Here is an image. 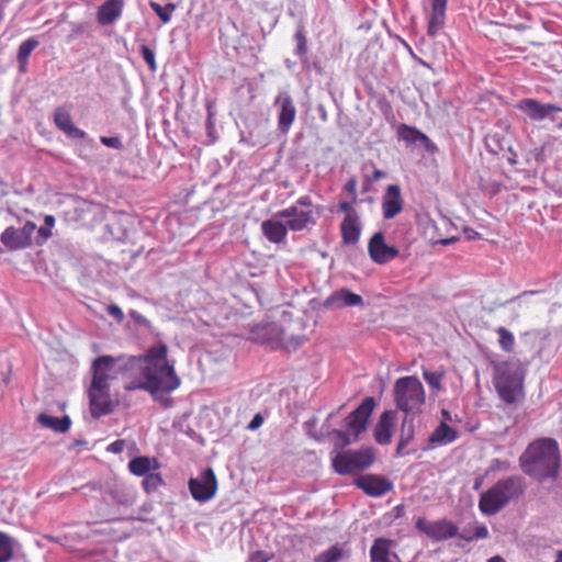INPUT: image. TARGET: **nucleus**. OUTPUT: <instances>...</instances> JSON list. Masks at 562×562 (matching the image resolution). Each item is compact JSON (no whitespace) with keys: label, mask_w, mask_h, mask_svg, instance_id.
<instances>
[{"label":"nucleus","mask_w":562,"mask_h":562,"mask_svg":"<svg viewBox=\"0 0 562 562\" xmlns=\"http://www.w3.org/2000/svg\"><path fill=\"white\" fill-rule=\"evenodd\" d=\"M115 367L128 379L126 391H146L155 401L170 394L181 384L175 363L168 360V347L164 342L151 346L142 356L97 358L92 366L91 384L110 386L109 381L116 374Z\"/></svg>","instance_id":"obj_1"},{"label":"nucleus","mask_w":562,"mask_h":562,"mask_svg":"<svg viewBox=\"0 0 562 562\" xmlns=\"http://www.w3.org/2000/svg\"><path fill=\"white\" fill-rule=\"evenodd\" d=\"M560 458L558 442L551 438H541L527 447L519 457V464L525 474L543 482L558 476Z\"/></svg>","instance_id":"obj_2"},{"label":"nucleus","mask_w":562,"mask_h":562,"mask_svg":"<svg viewBox=\"0 0 562 562\" xmlns=\"http://www.w3.org/2000/svg\"><path fill=\"white\" fill-rule=\"evenodd\" d=\"M525 488V481L521 476L513 475L501 479L481 494L479 508L486 516L496 515L510 502L518 499L524 494Z\"/></svg>","instance_id":"obj_3"},{"label":"nucleus","mask_w":562,"mask_h":562,"mask_svg":"<svg viewBox=\"0 0 562 562\" xmlns=\"http://www.w3.org/2000/svg\"><path fill=\"white\" fill-rule=\"evenodd\" d=\"M394 402L396 408L405 415H416L422 412L426 394L422 382L413 375L402 376L394 383Z\"/></svg>","instance_id":"obj_4"},{"label":"nucleus","mask_w":562,"mask_h":562,"mask_svg":"<svg viewBox=\"0 0 562 562\" xmlns=\"http://www.w3.org/2000/svg\"><path fill=\"white\" fill-rule=\"evenodd\" d=\"M375 404L374 397L368 396L345 418V425L349 434L338 429H334L330 432L336 440V447L344 448L350 445L351 441L359 439L360 434L367 429L368 420L373 413Z\"/></svg>","instance_id":"obj_5"},{"label":"nucleus","mask_w":562,"mask_h":562,"mask_svg":"<svg viewBox=\"0 0 562 562\" xmlns=\"http://www.w3.org/2000/svg\"><path fill=\"white\" fill-rule=\"evenodd\" d=\"M494 386L506 404H514L522 396V374L516 362H502L495 367Z\"/></svg>","instance_id":"obj_6"},{"label":"nucleus","mask_w":562,"mask_h":562,"mask_svg":"<svg viewBox=\"0 0 562 562\" xmlns=\"http://www.w3.org/2000/svg\"><path fill=\"white\" fill-rule=\"evenodd\" d=\"M313 201L310 195L300 196L294 204L276 213V217L285 220L290 231L301 232L315 224Z\"/></svg>","instance_id":"obj_7"},{"label":"nucleus","mask_w":562,"mask_h":562,"mask_svg":"<svg viewBox=\"0 0 562 562\" xmlns=\"http://www.w3.org/2000/svg\"><path fill=\"white\" fill-rule=\"evenodd\" d=\"M374 461L372 448L342 451L333 458V467L339 474H350L369 468Z\"/></svg>","instance_id":"obj_8"},{"label":"nucleus","mask_w":562,"mask_h":562,"mask_svg":"<svg viewBox=\"0 0 562 562\" xmlns=\"http://www.w3.org/2000/svg\"><path fill=\"white\" fill-rule=\"evenodd\" d=\"M515 108L524 113L531 122H541L548 119L555 123L558 128H562V119L557 115V113L562 112L561 106L527 98L518 101Z\"/></svg>","instance_id":"obj_9"},{"label":"nucleus","mask_w":562,"mask_h":562,"mask_svg":"<svg viewBox=\"0 0 562 562\" xmlns=\"http://www.w3.org/2000/svg\"><path fill=\"white\" fill-rule=\"evenodd\" d=\"M36 231V224L26 221L20 228L14 226L7 227L0 235V240L9 251L26 249L33 244V235Z\"/></svg>","instance_id":"obj_10"},{"label":"nucleus","mask_w":562,"mask_h":562,"mask_svg":"<svg viewBox=\"0 0 562 562\" xmlns=\"http://www.w3.org/2000/svg\"><path fill=\"white\" fill-rule=\"evenodd\" d=\"M191 496L199 503L211 501L217 492V480L211 468L204 469L196 477L188 482Z\"/></svg>","instance_id":"obj_11"},{"label":"nucleus","mask_w":562,"mask_h":562,"mask_svg":"<svg viewBox=\"0 0 562 562\" xmlns=\"http://www.w3.org/2000/svg\"><path fill=\"white\" fill-rule=\"evenodd\" d=\"M273 105L278 109V130L281 134L286 135L296 117L294 101L288 91H280Z\"/></svg>","instance_id":"obj_12"},{"label":"nucleus","mask_w":562,"mask_h":562,"mask_svg":"<svg viewBox=\"0 0 562 562\" xmlns=\"http://www.w3.org/2000/svg\"><path fill=\"white\" fill-rule=\"evenodd\" d=\"M252 339L271 349H277L283 340V329L277 323H261L251 327Z\"/></svg>","instance_id":"obj_13"},{"label":"nucleus","mask_w":562,"mask_h":562,"mask_svg":"<svg viewBox=\"0 0 562 562\" xmlns=\"http://www.w3.org/2000/svg\"><path fill=\"white\" fill-rule=\"evenodd\" d=\"M90 411L95 418L108 415L112 412L110 398V386H98L91 384L89 389Z\"/></svg>","instance_id":"obj_14"},{"label":"nucleus","mask_w":562,"mask_h":562,"mask_svg":"<svg viewBox=\"0 0 562 562\" xmlns=\"http://www.w3.org/2000/svg\"><path fill=\"white\" fill-rule=\"evenodd\" d=\"M368 250L371 259L379 265L386 263L398 255L397 248L385 244L384 236L380 232L371 237Z\"/></svg>","instance_id":"obj_15"},{"label":"nucleus","mask_w":562,"mask_h":562,"mask_svg":"<svg viewBox=\"0 0 562 562\" xmlns=\"http://www.w3.org/2000/svg\"><path fill=\"white\" fill-rule=\"evenodd\" d=\"M397 413L396 411H384L374 426L373 437L374 440L382 446L390 445L392 441L393 429L396 425Z\"/></svg>","instance_id":"obj_16"},{"label":"nucleus","mask_w":562,"mask_h":562,"mask_svg":"<svg viewBox=\"0 0 562 562\" xmlns=\"http://www.w3.org/2000/svg\"><path fill=\"white\" fill-rule=\"evenodd\" d=\"M404 201L401 188L397 184L387 186L382 196V214L385 220H392L403 210Z\"/></svg>","instance_id":"obj_17"},{"label":"nucleus","mask_w":562,"mask_h":562,"mask_svg":"<svg viewBox=\"0 0 562 562\" xmlns=\"http://www.w3.org/2000/svg\"><path fill=\"white\" fill-rule=\"evenodd\" d=\"M364 304L361 295L344 288L331 293L324 302L327 310H339L349 306H362Z\"/></svg>","instance_id":"obj_18"},{"label":"nucleus","mask_w":562,"mask_h":562,"mask_svg":"<svg viewBox=\"0 0 562 562\" xmlns=\"http://www.w3.org/2000/svg\"><path fill=\"white\" fill-rule=\"evenodd\" d=\"M398 137L408 146L423 145L429 153H435L437 150L436 144L426 134L415 127L402 124L398 127Z\"/></svg>","instance_id":"obj_19"},{"label":"nucleus","mask_w":562,"mask_h":562,"mask_svg":"<svg viewBox=\"0 0 562 562\" xmlns=\"http://www.w3.org/2000/svg\"><path fill=\"white\" fill-rule=\"evenodd\" d=\"M356 484L366 494L379 497L392 490V484L383 477L376 475H364L356 480Z\"/></svg>","instance_id":"obj_20"},{"label":"nucleus","mask_w":562,"mask_h":562,"mask_svg":"<svg viewBox=\"0 0 562 562\" xmlns=\"http://www.w3.org/2000/svg\"><path fill=\"white\" fill-rule=\"evenodd\" d=\"M283 218L276 217L266 220L261 223V231L265 237L273 244H281L285 240L288 231H290L288 223L282 222Z\"/></svg>","instance_id":"obj_21"},{"label":"nucleus","mask_w":562,"mask_h":562,"mask_svg":"<svg viewBox=\"0 0 562 562\" xmlns=\"http://www.w3.org/2000/svg\"><path fill=\"white\" fill-rule=\"evenodd\" d=\"M55 125L71 138L85 139L87 133L77 127L71 120V115L65 108H57L54 113Z\"/></svg>","instance_id":"obj_22"},{"label":"nucleus","mask_w":562,"mask_h":562,"mask_svg":"<svg viewBox=\"0 0 562 562\" xmlns=\"http://www.w3.org/2000/svg\"><path fill=\"white\" fill-rule=\"evenodd\" d=\"M392 541L378 538L370 549L371 562H401L398 555L392 551Z\"/></svg>","instance_id":"obj_23"},{"label":"nucleus","mask_w":562,"mask_h":562,"mask_svg":"<svg viewBox=\"0 0 562 562\" xmlns=\"http://www.w3.org/2000/svg\"><path fill=\"white\" fill-rule=\"evenodd\" d=\"M123 5V0H106L98 9V23L103 26L112 24L122 15Z\"/></svg>","instance_id":"obj_24"},{"label":"nucleus","mask_w":562,"mask_h":562,"mask_svg":"<svg viewBox=\"0 0 562 562\" xmlns=\"http://www.w3.org/2000/svg\"><path fill=\"white\" fill-rule=\"evenodd\" d=\"M454 537L460 538L458 526L448 519L431 521L429 538L435 541H445Z\"/></svg>","instance_id":"obj_25"},{"label":"nucleus","mask_w":562,"mask_h":562,"mask_svg":"<svg viewBox=\"0 0 562 562\" xmlns=\"http://www.w3.org/2000/svg\"><path fill=\"white\" fill-rule=\"evenodd\" d=\"M447 1L432 0L427 30L428 35L431 37H435L445 24Z\"/></svg>","instance_id":"obj_26"},{"label":"nucleus","mask_w":562,"mask_h":562,"mask_svg":"<svg viewBox=\"0 0 562 562\" xmlns=\"http://www.w3.org/2000/svg\"><path fill=\"white\" fill-rule=\"evenodd\" d=\"M342 241L346 245H356L359 241L361 233V223L359 216H345L340 223Z\"/></svg>","instance_id":"obj_27"},{"label":"nucleus","mask_w":562,"mask_h":562,"mask_svg":"<svg viewBox=\"0 0 562 562\" xmlns=\"http://www.w3.org/2000/svg\"><path fill=\"white\" fill-rule=\"evenodd\" d=\"M415 437L414 415H405L400 429V439L396 447V456L404 454L403 450L413 441Z\"/></svg>","instance_id":"obj_28"},{"label":"nucleus","mask_w":562,"mask_h":562,"mask_svg":"<svg viewBox=\"0 0 562 562\" xmlns=\"http://www.w3.org/2000/svg\"><path fill=\"white\" fill-rule=\"evenodd\" d=\"M457 439V431L448 426L447 423L441 422L440 425L432 431L428 438L431 446L448 445Z\"/></svg>","instance_id":"obj_29"},{"label":"nucleus","mask_w":562,"mask_h":562,"mask_svg":"<svg viewBox=\"0 0 562 562\" xmlns=\"http://www.w3.org/2000/svg\"><path fill=\"white\" fill-rule=\"evenodd\" d=\"M37 422L43 427L53 429L56 432H66L70 427V418L68 416L59 418L43 413L37 416Z\"/></svg>","instance_id":"obj_30"},{"label":"nucleus","mask_w":562,"mask_h":562,"mask_svg":"<svg viewBox=\"0 0 562 562\" xmlns=\"http://www.w3.org/2000/svg\"><path fill=\"white\" fill-rule=\"evenodd\" d=\"M348 558L349 551L342 544L336 543L316 555L314 562H340Z\"/></svg>","instance_id":"obj_31"},{"label":"nucleus","mask_w":562,"mask_h":562,"mask_svg":"<svg viewBox=\"0 0 562 562\" xmlns=\"http://www.w3.org/2000/svg\"><path fill=\"white\" fill-rule=\"evenodd\" d=\"M130 471L137 476H146L151 470V459L148 457H137L128 462Z\"/></svg>","instance_id":"obj_32"},{"label":"nucleus","mask_w":562,"mask_h":562,"mask_svg":"<svg viewBox=\"0 0 562 562\" xmlns=\"http://www.w3.org/2000/svg\"><path fill=\"white\" fill-rule=\"evenodd\" d=\"M38 45L40 42L34 37H30L23 41L18 49L16 59L19 61V65L26 66L30 55Z\"/></svg>","instance_id":"obj_33"},{"label":"nucleus","mask_w":562,"mask_h":562,"mask_svg":"<svg viewBox=\"0 0 562 562\" xmlns=\"http://www.w3.org/2000/svg\"><path fill=\"white\" fill-rule=\"evenodd\" d=\"M498 335V344L503 351L512 352L515 346V337L512 331H509L506 327H498L496 329Z\"/></svg>","instance_id":"obj_34"},{"label":"nucleus","mask_w":562,"mask_h":562,"mask_svg":"<svg viewBox=\"0 0 562 562\" xmlns=\"http://www.w3.org/2000/svg\"><path fill=\"white\" fill-rule=\"evenodd\" d=\"M294 40L296 41L294 54L297 55L301 59H304L307 53V38L303 25H297Z\"/></svg>","instance_id":"obj_35"},{"label":"nucleus","mask_w":562,"mask_h":562,"mask_svg":"<svg viewBox=\"0 0 562 562\" xmlns=\"http://www.w3.org/2000/svg\"><path fill=\"white\" fill-rule=\"evenodd\" d=\"M150 9L159 16L162 23H168L171 20L172 13L176 10V5L173 3H167L166 5H160L155 1L149 2Z\"/></svg>","instance_id":"obj_36"},{"label":"nucleus","mask_w":562,"mask_h":562,"mask_svg":"<svg viewBox=\"0 0 562 562\" xmlns=\"http://www.w3.org/2000/svg\"><path fill=\"white\" fill-rule=\"evenodd\" d=\"M13 557V541L4 532H0V562H8Z\"/></svg>","instance_id":"obj_37"},{"label":"nucleus","mask_w":562,"mask_h":562,"mask_svg":"<svg viewBox=\"0 0 562 562\" xmlns=\"http://www.w3.org/2000/svg\"><path fill=\"white\" fill-rule=\"evenodd\" d=\"M162 484L164 480L159 473H149L143 480V487L146 493L156 492Z\"/></svg>","instance_id":"obj_38"},{"label":"nucleus","mask_w":562,"mask_h":562,"mask_svg":"<svg viewBox=\"0 0 562 562\" xmlns=\"http://www.w3.org/2000/svg\"><path fill=\"white\" fill-rule=\"evenodd\" d=\"M423 376L432 390L439 391L441 389L443 372L423 369Z\"/></svg>","instance_id":"obj_39"},{"label":"nucleus","mask_w":562,"mask_h":562,"mask_svg":"<svg viewBox=\"0 0 562 562\" xmlns=\"http://www.w3.org/2000/svg\"><path fill=\"white\" fill-rule=\"evenodd\" d=\"M140 54H142V57L145 60V63L148 65L149 69L151 71H156L157 64H156V58H155V52L147 45H142Z\"/></svg>","instance_id":"obj_40"},{"label":"nucleus","mask_w":562,"mask_h":562,"mask_svg":"<svg viewBox=\"0 0 562 562\" xmlns=\"http://www.w3.org/2000/svg\"><path fill=\"white\" fill-rule=\"evenodd\" d=\"M488 536V530L484 525L476 526L473 535L465 532L460 533V538L465 541H472L474 539H485Z\"/></svg>","instance_id":"obj_41"},{"label":"nucleus","mask_w":562,"mask_h":562,"mask_svg":"<svg viewBox=\"0 0 562 562\" xmlns=\"http://www.w3.org/2000/svg\"><path fill=\"white\" fill-rule=\"evenodd\" d=\"M35 232H37V234L34 240L37 246L44 245L53 235L52 229L44 225L41 226L40 228L36 227Z\"/></svg>","instance_id":"obj_42"},{"label":"nucleus","mask_w":562,"mask_h":562,"mask_svg":"<svg viewBox=\"0 0 562 562\" xmlns=\"http://www.w3.org/2000/svg\"><path fill=\"white\" fill-rule=\"evenodd\" d=\"M100 142L106 147L119 149V150L123 149V147H124V145L119 136H112V137L101 136Z\"/></svg>","instance_id":"obj_43"},{"label":"nucleus","mask_w":562,"mask_h":562,"mask_svg":"<svg viewBox=\"0 0 562 562\" xmlns=\"http://www.w3.org/2000/svg\"><path fill=\"white\" fill-rule=\"evenodd\" d=\"M206 133H207V136H209L211 143H214L217 138V135L215 133V126H214L213 113L211 111V106H207Z\"/></svg>","instance_id":"obj_44"},{"label":"nucleus","mask_w":562,"mask_h":562,"mask_svg":"<svg viewBox=\"0 0 562 562\" xmlns=\"http://www.w3.org/2000/svg\"><path fill=\"white\" fill-rule=\"evenodd\" d=\"M110 495L112 499L120 505L130 506L133 503L132 498L127 494L117 490L111 491Z\"/></svg>","instance_id":"obj_45"},{"label":"nucleus","mask_w":562,"mask_h":562,"mask_svg":"<svg viewBox=\"0 0 562 562\" xmlns=\"http://www.w3.org/2000/svg\"><path fill=\"white\" fill-rule=\"evenodd\" d=\"M106 311H108L109 315H111L112 317H114L116 319L117 323H122L123 322L124 313H123V311L121 310V307L119 305L110 304L106 307Z\"/></svg>","instance_id":"obj_46"},{"label":"nucleus","mask_w":562,"mask_h":562,"mask_svg":"<svg viewBox=\"0 0 562 562\" xmlns=\"http://www.w3.org/2000/svg\"><path fill=\"white\" fill-rule=\"evenodd\" d=\"M416 528L427 535L429 537V529L431 527V521L426 520L423 517H419L415 522Z\"/></svg>","instance_id":"obj_47"},{"label":"nucleus","mask_w":562,"mask_h":562,"mask_svg":"<svg viewBox=\"0 0 562 562\" xmlns=\"http://www.w3.org/2000/svg\"><path fill=\"white\" fill-rule=\"evenodd\" d=\"M338 210L342 213H346V216H359L358 212L352 207L349 202L342 201L338 205Z\"/></svg>","instance_id":"obj_48"},{"label":"nucleus","mask_w":562,"mask_h":562,"mask_svg":"<svg viewBox=\"0 0 562 562\" xmlns=\"http://www.w3.org/2000/svg\"><path fill=\"white\" fill-rule=\"evenodd\" d=\"M125 448V441L122 440V439H117L115 441H113L112 443H110L106 448V450L109 452H113V453H121Z\"/></svg>","instance_id":"obj_49"},{"label":"nucleus","mask_w":562,"mask_h":562,"mask_svg":"<svg viewBox=\"0 0 562 562\" xmlns=\"http://www.w3.org/2000/svg\"><path fill=\"white\" fill-rule=\"evenodd\" d=\"M263 423V417L260 414H256L251 422L248 424L249 430H257Z\"/></svg>","instance_id":"obj_50"},{"label":"nucleus","mask_w":562,"mask_h":562,"mask_svg":"<svg viewBox=\"0 0 562 562\" xmlns=\"http://www.w3.org/2000/svg\"><path fill=\"white\" fill-rule=\"evenodd\" d=\"M345 190L350 193L353 199L356 200L357 198V180L356 179H350L346 186H345Z\"/></svg>","instance_id":"obj_51"},{"label":"nucleus","mask_w":562,"mask_h":562,"mask_svg":"<svg viewBox=\"0 0 562 562\" xmlns=\"http://www.w3.org/2000/svg\"><path fill=\"white\" fill-rule=\"evenodd\" d=\"M269 557L262 551H256L250 555V562H268Z\"/></svg>","instance_id":"obj_52"},{"label":"nucleus","mask_w":562,"mask_h":562,"mask_svg":"<svg viewBox=\"0 0 562 562\" xmlns=\"http://www.w3.org/2000/svg\"><path fill=\"white\" fill-rule=\"evenodd\" d=\"M130 316L138 324H143V325H146V326H149V322L146 319L145 316H143L142 314H139L138 312L136 311H131L130 312Z\"/></svg>","instance_id":"obj_53"},{"label":"nucleus","mask_w":562,"mask_h":562,"mask_svg":"<svg viewBox=\"0 0 562 562\" xmlns=\"http://www.w3.org/2000/svg\"><path fill=\"white\" fill-rule=\"evenodd\" d=\"M458 240H459L458 236H452V237H448V238L438 239L435 244H439V245H442V246H448V245L454 244Z\"/></svg>","instance_id":"obj_54"},{"label":"nucleus","mask_w":562,"mask_h":562,"mask_svg":"<svg viewBox=\"0 0 562 562\" xmlns=\"http://www.w3.org/2000/svg\"><path fill=\"white\" fill-rule=\"evenodd\" d=\"M55 222H56V220H55V217L53 215H49V214L45 215V217H44V226L53 229L54 226H55Z\"/></svg>","instance_id":"obj_55"},{"label":"nucleus","mask_w":562,"mask_h":562,"mask_svg":"<svg viewBox=\"0 0 562 562\" xmlns=\"http://www.w3.org/2000/svg\"><path fill=\"white\" fill-rule=\"evenodd\" d=\"M465 234H467L469 239H477V238H480V234L477 232H475L474 229H471V228H467L465 229Z\"/></svg>","instance_id":"obj_56"},{"label":"nucleus","mask_w":562,"mask_h":562,"mask_svg":"<svg viewBox=\"0 0 562 562\" xmlns=\"http://www.w3.org/2000/svg\"><path fill=\"white\" fill-rule=\"evenodd\" d=\"M384 177H385V172L384 171L379 170V169L374 170V172H373V179L374 180H379V179L384 178Z\"/></svg>","instance_id":"obj_57"},{"label":"nucleus","mask_w":562,"mask_h":562,"mask_svg":"<svg viewBox=\"0 0 562 562\" xmlns=\"http://www.w3.org/2000/svg\"><path fill=\"white\" fill-rule=\"evenodd\" d=\"M441 415H442V422L447 423L448 420H451V415L447 409H442Z\"/></svg>","instance_id":"obj_58"},{"label":"nucleus","mask_w":562,"mask_h":562,"mask_svg":"<svg viewBox=\"0 0 562 562\" xmlns=\"http://www.w3.org/2000/svg\"><path fill=\"white\" fill-rule=\"evenodd\" d=\"M533 293H535V292H532V291H531V292H524L521 295H519V296H517V297H515V299H513V300L507 301V302H506V304L514 303V302H516V301L521 300V297H522V296H525V295H527V294H533Z\"/></svg>","instance_id":"obj_59"},{"label":"nucleus","mask_w":562,"mask_h":562,"mask_svg":"<svg viewBox=\"0 0 562 562\" xmlns=\"http://www.w3.org/2000/svg\"><path fill=\"white\" fill-rule=\"evenodd\" d=\"M487 562H505V560L503 558H501L499 555H495V557H492L491 559H488Z\"/></svg>","instance_id":"obj_60"},{"label":"nucleus","mask_w":562,"mask_h":562,"mask_svg":"<svg viewBox=\"0 0 562 562\" xmlns=\"http://www.w3.org/2000/svg\"><path fill=\"white\" fill-rule=\"evenodd\" d=\"M395 510H396V515H397V516H401V515H402V513H403V510H404V507H403V506H401V505H398V506H396V507H395Z\"/></svg>","instance_id":"obj_61"},{"label":"nucleus","mask_w":562,"mask_h":562,"mask_svg":"<svg viewBox=\"0 0 562 562\" xmlns=\"http://www.w3.org/2000/svg\"><path fill=\"white\" fill-rule=\"evenodd\" d=\"M403 45H404V48H407V50L413 54V49L412 47L405 42V41H402Z\"/></svg>","instance_id":"obj_62"},{"label":"nucleus","mask_w":562,"mask_h":562,"mask_svg":"<svg viewBox=\"0 0 562 562\" xmlns=\"http://www.w3.org/2000/svg\"><path fill=\"white\" fill-rule=\"evenodd\" d=\"M555 562H562V550L558 551Z\"/></svg>","instance_id":"obj_63"},{"label":"nucleus","mask_w":562,"mask_h":562,"mask_svg":"<svg viewBox=\"0 0 562 562\" xmlns=\"http://www.w3.org/2000/svg\"><path fill=\"white\" fill-rule=\"evenodd\" d=\"M9 381H10V378H9V376L3 378V382H4V384H8V383H9Z\"/></svg>","instance_id":"obj_64"}]
</instances>
